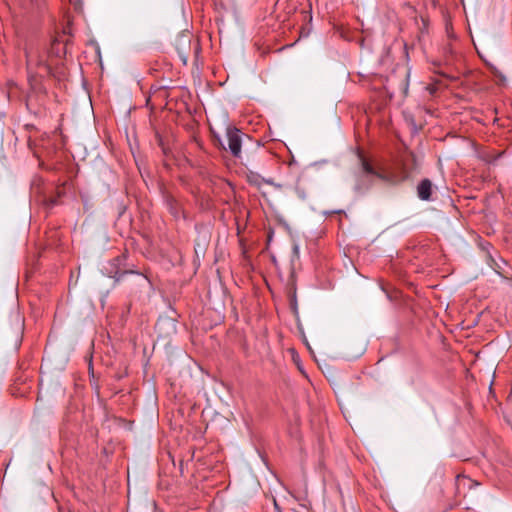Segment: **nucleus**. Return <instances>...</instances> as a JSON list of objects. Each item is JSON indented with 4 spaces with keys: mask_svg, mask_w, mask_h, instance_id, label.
<instances>
[{
    "mask_svg": "<svg viewBox=\"0 0 512 512\" xmlns=\"http://www.w3.org/2000/svg\"><path fill=\"white\" fill-rule=\"evenodd\" d=\"M248 182L254 186L260 187L263 182L270 183V181H265L260 175L251 172L247 175Z\"/></svg>",
    "mask_w": 512,
    "mask_h": 512,
    "instance_id": "nucleus-5",
    "label": "nucleus"
},
{
    "mask_svg": "<svg viewBox=\"0 0 512 512\" xmlns=\"http://www.w3.org/2000/svg\"><path fill=\"white\" fill-rule=\"evenodd\" d=\"M432 193V182L429 179H423L417 186V194L421 200H430Z\"/></svg>",
    "mask_w": 512,
    "mask_h": 512,
    "instance_id": "nucleus-4",
    "label": "nucleus"
},
{
    "mask_svg": "<svg viewBox=\"0 0 512 512\" xmlns=\"http://www.w3.org/2000/svg\"><path fill=\"white\" fill-rule=\"evenodd\" d=\"M296 191H297V193H298L300 198H302V199L306 198V194L304 193V191H301L298 186L296 187Z\"/></svg>",
    "mask_w": 512,
    "mask_h": 512,
    "instance_id": "nucleus-7",
    "label": "nucleus"
},
{
    "mask_svg": "<svg viewBox=\"0 0 512 512\" xmlns=\"http://www.w3.org/2000/svg\"><path fill=\"white\" fill-rule=\"evenodd\" d=\"M228 147L235 157L241 154V135L238 129H228L227 131Z\"/></svg>",
    "mask_w": 512,
    "mask_h": 512,
    "instance_id": "nucleus-3",
    "label": "nucleus"
},
{
    "mask_svg": "<svg viewBox=\"0 0 512 512\" xmlns=\"http://www.w3.org/2000/svg\"><path fill=\"white\" fill-rule=\"evenodd\" d=\"M362 168H363L365 173L370 174V175H375V176H377L380 179H384V177L381 174L377 173L374 170V168L372 167V165L368 161H366L365 159H362Z\"/></svg>",
    "mask_w": 512,
    "mask_h": 512,
    "instance_id": "nucleus-6",
    "label": "nucleus"
},
{
    "mask_svg": "<svg viewBox=\"0 0 512 512\" xmlns=\"http://www.w3.org/2000/svg\"><path fill=\"white\" fill-rule=\"evenodd\" d=\"M274 505H275L276 512H281V510H280V508H279V506H278L276 501H274Z\"/></svg>",
    "mask_w": 512,
    "mask_h": 512,
    "instance_id": "nucleus-8",
    "label": "nucleus"
},
{
    "mask_svg": "<svg viewBox=\"0 0 512 512\" xmlns=\"http://www.w3.org/2000/svg\"><path fill=\"white\" fill-rule=\"evenodd\" d=\"M191 48V39L187 34H181L176 39V49L178 55L183 62V64H187L188 56Z\"/></svg>",
    "mask_w": 512,
    "mask_h": 512,
    "instance_id": "nucleus-2",
    "label": "nucleus"
},
{
    "mask_svg": "<svg viewBox=\"0 0 512 512\" xmlns=\"http://www.w3.org/2000/svg\"><path fill=\"white\" fill-rule=\"evenodd\" d=\"M125 256H118L111 260L108 263V266L105 267V274L106 276L113 278L115 280V283L119 282L122 277L126 274L133 273V271H129L126 269H122V266L125 262Z\"/></svg>",
    "mask_w": 512,
    "mask_h": 512,
    "instance_id": "nucleus-1",
    "label": "nucleus"
}]
</instances>
